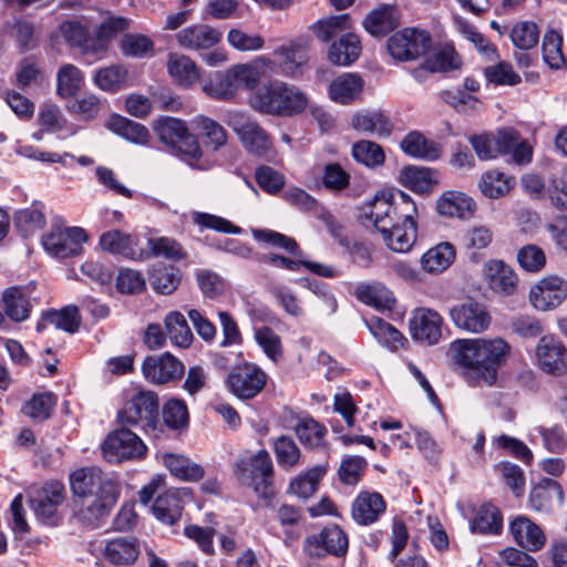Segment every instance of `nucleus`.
Here are the masks:
<instances>
[{
    "mask_svg": "<svg viewBox=\"0 0 567 567\" xmlns=\"http://www.w3.org/2000/svg\"><path fill=\"white\" fill-rule=\"evenodd\" d=\"M85 240L86 234L80 227L58 228L43 236L42 245L50 255L68 258L79 255Z\"/></svg>",
    "mask_w": 567,
    "mask_h": 567,
    "instance_id": "14",
    "label": "nucleus"
},
{
    "mask_svg": "<svg viewBox=\"0 0 567 567\" xmlns=\"http://www.w3.org/2000/svg\"><path fill=\"white\" fill-rule=\"evenodd\" d=\"M348 535L336 524L308 535L302 545L303 551L311 558H323L328 555L343 557L348 553Z\"/></svg>",
    "mask_w": 567,
    "mask_h": 567,
    "instance_id": "8",
    "label": "nucleus"
},
{
    "mask_svg": "<svg viewBox=\"0 0 567 567\" xmlns=\"http://www.w3.org/2000/svg\"><path fill=\"white\" fill-rule=\"evenodd\" d=\"M103 553L113 565H131L137 559L140 547L134 538L117 537L105 544Z\"/></svg>",
    "mask_w": 567,
    "mask_h": 567,
    "instance_id": "36",
    "label": "nucleus"
},
{
    "mask_svg": "<svg viewBox=\"0 0 567 567\" xmlns=\"http://www.w3.org/2000/svg\"><path fill=\"white\" fill-rule=\"evenodd\" d=\"M100 246L110 254L121 255L128 259L136 260L143 257V250L138 247L137 237L118 229L102 234Z\"/></svg>",
    "mask_w": 567,
    "mask_h": 567,
    "instance_id": "24",
    "label": "nucleus"
},
{
    "mask_svg": "<svg viewBox=\"0 0 567 567\" xmlns=\"http://www.w3.org/2000/svg\"><path fill=\"white\" fill-rule=\"evenodd\" d=\"M352 27L351 18L348 13L331 16L317 21L312 25V31L318 40L328 42Z\"/></svg>",
    "mask_w": 567,
    "mask_h": 567,
    "instance_id": "48",
    "label": "nucleus"
},
{
    "mask_svg": "<svg viewBox=\"0 0 567 567\" xmlns=\"http://www.w3.org/2000/svg\"><path fill=\"white\" fill-rule=\"evenodd\" d=\"M326 466L317 465L295 476L289 483L288 492L303 499L311 497L317 492L319 483L326 475Z\"/></svg>",
    "mask_w": 567,
    "mask_h": 567,
    "instance_id": "42",
    "label": "nucleus"
},
{
    "mask_svg": "<svg viewBox=\"0 0 567 567\" xmlns=\"http://www.w3.org/2000/svg\"><path fill=\"white\" fill-rule=\"evenodd\" d=\"M478 187L484 196L499 198L512 189L513 179L504 173L493 169L482 175Z\"/></svg>",
    "mask_w": 567,
    "mask_h": 567,
    "instance_id": "52",
    "label": "nucleus"
},
{
    "mask_svg": "<svg viewBox=\"0 0 567 567\" xmlns=\"http://www.w3.org/2000/svg\"><path fill=\"white\" fill-rule=\"evenodd\" d=\"M271 445L280 468L290 471L299 464L301 451L292 437L280 435L272 441Z\"/></svg>",
    "mask_w": 567,
    "mask_h": 567,
    "instance_id": "45",
    "label": "nucleus"
},
{
    "mask_svg": "<svg viewBox=\"0 0 567 567\" xmlns=\"http://www.w3.org/2000/svg\"><path fill=\"white\" fill-rule=\"evenodd\" d=\"M164 323L166 334L174 346L188 348L192 344L194 336L183 313L171 311L166 315Z\"/></svg>",
    "mask_w": 567,
    "mask_h": 567,
    "instance_id": "44",
    "label": "nucleus"
},
{
    "mask_svg": "<svg viewBox=\"0 0 567 567\" xmlns=\"http://www.w3.org/2000/svg\"><path fill=\"white\" fill-rule=\"evenodd\" d=\"M182 492L177 489H168L158 494L153 504V513L155 517L164 524L173 525L182 516Z\"/></svg>",
    "mask_w": 567,
    "mask_h": 567,
    "instance_id": "34",
    "label": "nucleus"
},
{
    "mask_svg": "<svg viewBox=\"0 0 567 567\" xmlns=\"http://www.w3.org/2000/svg\"><path fill=\"white\" fill-rule=\"evenodd\" d=\"M365 324L372 336L388 348L398 349L405 340L395 327L379 317H371L365 320Z\"/></svg>",
    "mask_w": 567,
    "mask_h": 567,
    "instance_id": "50",
    "label": "nucleus"
},
{
    "mask_svg": "<svg viewBox=\"0 0 567 567\" xmlns=\"http://www.w3.org/2000/svg\"><path fill=\"white\" fill-rule=\"evenodd\" d=\"M123 426H133L144 433H154L159 424V399L151 390H137L127 395L117 412Z\"/></svg>",
    "mask_w": 567,
    "mask_h": 567,
    "instance_id": "5",
    "label": "nucleus"
},
{
    "mask_svg": "<svg viewBox=\"0 0 567 567\" xmlns=\"http://www.w3.org/2000/svg\"><path fill=\"white\" fill-rule=\"evenodd\" d=\"M254 338L264 353L274 362L284 357L281 338L270 327L261 326L254 329Z\"/></svg>",
    "mask_w": 567,
    "mask_h": 567,
    "instance_id": "54",
    "label": "nucleus"
},
{
    "mask_svg": "<svg viewBox=\"0 0 567 567\" xmlns=\"http://www.w3.org/2000/svg\"><path fill=\"white\" fill-rule=\"evenodd\" d=\"M400 24L395 7L381 6L372 10L363 20V27L373 37L384 35Z\"/></svg>",
    "mask_w": 567,
    "mask_h": 567,
    "instance_id": "30",
    "label": "nucleus"
},
{
    "mask_svg": "<svg viewBox=\"0 0 567 567\" xmlns=\"http://www.w3.org/2000/svg\"><path fill=\"white\" fill-rule=\"evenodd\" d=\"M226 123L237 134L243 146L258 156L266 155L272 148V140L258 122L243 112H229Z\"/></svg>",
    "mask_w": 567,
    "mask_h": 567,
    "instance_id": "7",
    "label": "nucleus"
},
{
    "mask_svg": "<svg viewBox=\"0 0 567 567\" xmlns=\"http://www.w3.org/2000/svg\"><path fill=\"white\" fill-rule=\"evenodd\" d=\"M64 501V486L52 482L43 486L30 497V506L34 514L44 523L56 524L58 507Z\"/></svg>",
    "mask_w": 567,
    "mask_h": 567,
    "instance_id": "19",
    "label": "nucleus"
},
{
    "mask_svg": "<svg viewBox=\"0 0 567 567\" xmlns=\"http://www.w3.org/2000/svg\"><path fill=\"white\" fill-rule=\"evenodd\" d=\"M3 311L13 321L21 322L29 318L31 303L25 290L10 287L2 295Z\"/></svg>",
    "mask_w": 567,
    "mask_h": 567,
    "instance_id": "39",
    "label": "nucleus"
},
{
    "mask_svg": "<svg viewBox=\"0 0 567 567\" xmlns=\"http://www.w3.org/2000/svg\"><path fill=\"white\" fill-rule=\"evenodd\" d=\"M449 316L457 329L470 333L486 331L492 320L486 307L472 299L451 307Z\"/></svg>",
    "mask_w": 567,
    "mask_h": 567,
    "instance_id": "13",
    "label": "nucleus"
},
{
    "mask_svg": "<svg viewBox=\"0 0 567 567\" xmlns=\"http://www.w3.org/2000/svg\"><path fill=\"white\" fill-rule=\"evenodd\" d=\"M354 295L361 302L377 309L391 310L396 302L393 293L381 282L360 284Z\"/></svg>",
    "mask_w": 567,
    "mask_h": 567,
    "instance_id": "37",
    "label": "nucleus"
},
{
    "mask_svg": "<svg viewBox=\"0 0 567 567\" xmlns=\"http://www.w3.org/2000/svg\"><path fill=\"white\" fill-rule=\"evenodd\" d=\"M516 260L524 271L537 274L545 268L547 258L543 248L535 244H527L517 250Z\"/></svg>",
    "mask_w": 567,
    "mask_h": 567,
    "instance_id": "55",
    "label": "nucleus"
},
{
    "mask_svg": "<svg viewBox=\"0 0 567 567\" xmlns=\"http://www.w3.org/2000/svg\"><path fill=\"white\" fill-rule=\"evenodd\" d=\"M308 96L295 85L281 81L260 86L249 97V105L257 112L275 116H292L308 106Z\"/></svg>",
    "mask_w": 567,
    "mask_h": 567,
    "instance_id": "4",
    "label": "nucleus"
},
{
    "mask_svg": "<svg viewBox=\"0 0 567 567\" xmlns=\"http://www.w3.org/2000/svg\"><path fill=\"white\" fill-rule=\"evenodd\" d=\"M484 277L487 286L501 296H512L518 287V276L515 270L501 259H491L484 265Z\"/></svg>",
    "mask_w": 567,
    "mask_h": 567,
    "instance_id": "20",
    "label": "nucleus"
},
{
    "mask_svg": "<svg viewBox=\"0 0 567 567\" xmlns=\"http://www.w3.org/2000/svg\"><path fill=\"white\" fill-rule=\"evenodd\" d=\"M280 56V69L285 75H295L306 64L307 55L299 44L282 45L275 51Z\"/></svg>",
    "mask_w": 567,
    "mask_h": 567,
    "instance_id": "58",
    "label": "nucleus"
},
{
    "mask_svg": "<svg viewBox=\"0 0 567 567\" xmlns=\"http://www.w3.org/2000/svg\"><path fill=\"white\" fill-rule=\"evenodd\" d=\"M501 142L504 145L503 154H512V158L516 164L524 165L532 161V146L526 140L522 138L519 133L515 130H501Z\"/></svg>",
    "mask_w": 567,
    "mask_h": 567,
    "instance_id": "43",
    "label": "nucleus"
},
{
    "mask_svg": "<svg viewBox=\"0 0 567 567\" xmlns=\"http://www.w3.org/2000/svg\"><path fill=\"white\" fill-rule=\"evenodd\" d=\"M71 489L79 497V517L94 524L109 515L117 498L115 483L97 467H84L70 476Z\"/></svg>",
    "mask_w": 567,
    "mask_h": 567,
    "instance_id": "1",
    "label": "nucleus"
},
{
    "mask_svg": "<svg viewBox=\"0 0 567 567\" xmlns=\"http://www.w3.org/2000/svg\"><path fill=\"white\" fill-rule=\"evenodd\" d=\"M167 71L174 82L185 89L193 86L199 80V70L196 63L184 54H169Z\"/></svg>",
    "mask_w": 567,
    "mask_h": 567,
    "instance_id": "31",
    "label": "nucleus"
},
{
    "mask_svg": "<svg viewBox=\"0 0 567 567\" xmlns=\"http://www.w3.org/2000/svg\"><path fill=\"white\" fill-rule=\"evenodd\" d=\"M146 380L155 384H164L178 380L184 373V364L169 352L147 357L142 365Z\"/></svg>",
    "mask_w": 567,
    "mask_h": 567,
    "instance_id": "18",
    "label": "nucleus"
},
{
    "mask_svg": "<svg viewBox=\"0 0 567 567\" xmlns=\"http://www.w3.org/2000/svg\"><path fill=\"white\" fill-rule=\"evenodd\" d=\"M394 207L384 195L374 198L362 208L360 219L369 228L373 227L382 236L386 247L395 252H408L416 240V224L404 225L392 217Z\"/></svg>",
    "mask_w": 567,
    "mask_h": 567,
    "instance_id": "3",
    "label": "nucleus"
},
{
    "mask_svg": "<svg viewBox=\"0 0 567 567\" xmlns=\"http://www.w3.org/2000/svg\"><path fill=\"white\" fill-rule=\"evenodd\" d=\"M444 320L434 309L416 308L410 319L412 338L429 346L436 344L442 338Z\"/></svg>",
    "mask_w": 567,
    "mask_h": 567,
    "instance_id": "17",
    "label": "nucleus"
},
{
    "mask_svg": "<svg viewBox=\"0 0 567 567\" xmlns=\"http://www.w3.org/2000/svg\"><path fill=\"white\" fill-rule=\"evenodd\" d=\"M203 92L218 101H229L236 95L230 71L216 72L204 84Z\"/></svg>",
    "mask_w": 567,
    "mask_h": 567,
    "instance_id": "51",
    "label": "nucleus"
},
{
    "mask_svg": "<svg viewBox=\"0 0 567 567\" xmlns=\"http://www.w3.org/2000/svg\"><path fill=\"white\" fill-rule=\"evenodd\" d=\"M81 320L75 306H69L61 310H50L42 315L37 323V331L42 332L49 324L54 328L74 333L79 330Z\"/></svg>",
    "mask_w": 567,
    "mask_h": 567,
    "instance_id": "35",
    "label": "nucleus"
},
{
    "mask_svg": "<svg viewBox=\"0 0 567 567\" xmlns=\"http://www.w3.org/2000/svg\"><path fill=\"white\" fill-rule=\"evenodd\" d=\"M363 79L355 73H343L336 78L329 86V96L340 104H349L358 100L363 90Z\"/></svg>",
    "mask_w": 567,
    "mask_h": 567,
    "instance_id": "28",
    "label": "nucleus"
},
{
    "mask_svg": "<svg viewBox=\"0 0 567 567\" xmlns=\"http://www.w3.org/2000/svg\"><path fill=\"white\" fill-rule=\"evenodd\" d=\"M475 209L474 199L463 192L446 190L436 199V212L443 217L468 219Z\"/></svg>",
    "mask_w": 567,
    "mask_h": 567,
    "instance_id": "23",
    "label": "nucleus"
},
{
    "mask_svg": "<svg viewBox=\"0 0 567 567\" xmlns=\"http://www.w3.org/2000/svg\"><path fill=\"white\" fill-rule=\"evenodd\" d=\"M104 458L110 463L142 458L147 447L144 442L126 426L109 434L102 444Z\"/></svg>",
    "mask_w": 567,
    "mask_h": 567,
    "instance_id": "9",
    "label": "nucleus"
},
{
    "mask_svg": "<svg viewBox=\"0 0 567 567\" xmlns=\"http://www.w3.org/2000/svg\"><path fill=\"white\" fill-rule=\"evenodd\" d=\"M361 50L358 35L347 32L330 45L328 59L337 65H350L359 59Z\"/></svg>",
    "mask_w": 567,
    "mask_h": 567,
    "instance_id": "33",
    "label": "nucleus"
},
{
    "mask_svg": "<svg viewBox=\"0 0 567 567\" xmlns=\"http://www.w3.org/2000/svg\"><path fill=\"white\" fill-rule=\"evenodd\" d=\"M66 109L72 115L83 121H91L100 113L102 103L96 95L84 94L70 102Z\"/></svg>",
    "mask_w": 567,
    "mask_h": 567,
    "instance_id": "64",
    "label": "nucleus"
},
{
    "mask_svg": "<svg viewBox=\"0 0 567 567\" xmlns=\"http://www.w3.org/2000/svg\"><path fill=\"white\" fill-rule=\"evenodd\" d=\"M130 25V21L123 17L111 16L104 19L93 35V42L91 50L95 60H100L104 56L109 49L110 42L120 32L126 30Z\"/></svg>",
    "mask_w": 567,
    "mask_h": 567,
    "instance_id": "27",
    "label": "nucleus"
},
{
    "mask_svg": "<svg viewBox=\"0 0 567 567\" xmlns=\"http://www.w3.org/2000/svg\"><path fill=\"white\" fill-rule=\"evenodd\" d=\"M534 431L542 437L543 446L548 452L560 454L567 450V434L561 425H539Z\"/></svg>",
    "mask_w": 567,
    "mask_h": 567,
    "instance_id": "61",
    "label": "nucleus"
},
{
    "mask_svg": "<svg viewBox=\"0 0 567 567\" xmlns=\"http://www.w3.org/2000/svg\"><path fill=\"white\" fill-rule=\"evenodd\" d=\"M470 143L482 161L495 158L504 152V145L501 142V130L496 135L486 133L471 136Z\"/></svg>",
    "mask_w": 567,
    "mask_h": 567,
    "instance_id": "57",
    "label": "nucleus"
},
{
    "mask_svg": "<svg viewBox=\"0 0 567 567\" xmlns=\"http://www.w3.org/2000/svg\"><path fill=\"white\" fill-rule=\"evenodd\" d=\"M509 351V344L502 338H477L453 341L447 354L455 364L473 370L486 384L492 385Z\"/></svg>",
    "mask_w": 567,
    "mask_h": 567,
    "instance_id": "2",
    "label": "nucleus"
},
{
    "mask_svg": "<svg viewBox=\"0 0 567 567\" xmlns=\"http://www.w3.org/2000/svg\"><path fill=\"white\" fill-rule=\"evenodd\" d=\"M56 92L61 97L75 95L83 83V73L73 64L62 65L56 74Z\"/></svg>",
    "mask_w": 567,
    "mask_h": 567,
    "instance_id": "53",
    "label": "nucleus"
},
{
    "mask_svg": "<svg viewBox=\"0 0 567 567\" xmlns=\"http://www.w3.org/2000/svg\"><path fill=\"white\" fill-rule=\"evenodd\" d=\"M539 368L553 375H561L567 371V349L559 338L543 336L536 347Z\"/></svg>",
    "mask_w": 567,
    "mask_h": 567,
    "instance_id": "16",
    "label": "nucleus"
},
{
    "mask_svg": "<svg viewBox=\"0 0 567 567\" xmlns=\"http://www.w3.org/2000/svg\"><path fill=\"white\" fill-rule=\"evenodd\" d=\"M563 38L555 30H547L543 38V59L550 69L559 70L566 61L561 51Z\"/></svg>",
    "mask_w": 567,
    "mask_h": 567,
    "instance_id": "56",
    "label": "nucleus"
},
{
    "mask_svg": "<svg viewBox=\"0 0 567 567\" xmlns=\"http://www.w3.org/2000/svg\"><path fill=\"white\" fill-rule=\"evenodd\" d=\"M502 526L503 517L498 508L492 504H484L472 520L471 529L473 533L496 535Z\"/></svg>",
    "mask_w": 567,
    "mask_h": 567,
    "instance_id": "47",
    "label": "nucleus"
},
{
    "mask_svg": "<svg viewBox=\"0 0 567 567\" xmlns=\"http://www.w3.org/2000/svg\"><path fill=\"white\" fill-rule=\"evenodd\" d=\"M158 140L179 154L190 166L202 157V148L195 135L189 133L185 121L171 116H161L153 123Z\"/></svg>",
    "mask_w": 567,
    "mask_h": 567,
    "instance_id": "6",
    "label": "nucleus"
},
{
    "mask_svg": "<svg viewBox=\"0 0 567 567\" xmlns=\"http://www.w3.org/2000/svg\"><path fill=\"white\" fill-rule=\"evenodd\" d=\"M352 155L355 161L368 167H375L383 164L385 155L381 146L372 141H359L352 147Z\"/></svg>",
    "mask_w": 567,
    "mask_h": 567,
    "instance_id": "63",
    "label": "nucleus"
},
{
    "mask_svg": "<svg viewBox=\"0 0 567 567\" xmlns=\"http://www.w3.org/2000/svg\"><path fill=\"white\" fill-rule=\"evenodd\" d=\"M162 460L171 474L182 481H197L204 476V468L184 455L165 453Z\"/></svg>",
    "mask_w": 567,
    "mask_h": 567,
    "instance_id": "41",
    "label": "nucleus"
},
{
    "mask_svg": "<svg viewBox=\"0 0 567 567\" xmlns=\"http://www.w3.org/2000/svg\"><path fill=\"white\" fill-rule=\"evenodd\" d=\"M401 148L405 154L416 158L433 161L440 156V151L435 144L417 132L409 133L402 140Z\"/></svg>",
    "mask_w": 567,
    "mask_h": 567,
    "instance_id": "49",
    "label": "nucleus"
},
{
    "mask_svg": "<svg viewBox=\"0 0 567 567\" xmlns=\"http://www.w3.org/2000/svg\"><path fill=\"white\" fill-rule=\"evenodd\" d=\"M509 530L516 544L525 550L537 551L546 543V536L540 526L525 516L516 517L511 523Z\"/></svg>",
    "mask_w": 567,
    "mask_h": 567,
    "instance_id": "25",
    "label": "nucleus"
},
{
    "mask_svg": "<svg viewBox=\"0 0 567 567\" xmlns=\"http://www.w3.org/2000/svg\"><path fill=\"white\" fill-rule=\"evenodd\" d=\"M249 482L255 494L265 501V505L269 506L275 498L276 491L274 487V464L270 454L266 450L258 451L248 462Z\"/></svg>",
    "mask_w": 567,
    "mask_h": 567,
    "instance_id": "11",
    "label": "nucleus"
},
{
    "mask_svg": "<svg viewBox=\"0 0 567 567\" xmlns=\"http://www.w3.org/2000/svg\"><path fill=\"white\" fill-rule=\"evenodd\" d=\"M14 224L22 236L28 237L44 227L45 216L42 209L32 206L17 212Z\"/></svg>",
    "mask_w": 567,
    "mask_h": 567,
    "instance_id": "59",
    "label": "nucleus"
},
{
    "mask_svg": "<svg viewBox=\"0 0 567 567\" xmlns=\"http://www.w3.org/2000/svg\"><path fill=\"white\" fill-rule=\"evenodd\" d=\"M454 259V246L450 243H441L423 254L421 266L429 274H441L453 264Z\"/></svg>",
    "mask_w": 567,
    "mask_h": 567,
    "instance_id": "40",
    "label": "nucleus"
},
{
    "mask_svg": "<svg viewBox=\"0 0 567 567\" xmlns=\"http://www.w3.org/2000/svg\"><path fill=\"white\" fill-rule=\"evenodd\" d=\"M106 127L126 141L140 145L147 144L151 137L145 125L116 114L110 117Z\"/></svg>",
    "mask_w": 567,
    "mask_h": 567,
    "instance_id": "38",
    "label": "nucleus"
},
{
    "mask_svg": "<svg viewBox=\"0 0 567 567\" xmlns=\"http://www.w3.org/2000/svg\"><path fill=\"white\" fill-rule=\"evenodd\" d=\"M257 185L269 195H277L285 186L286 177L271 166L260 165L255 171Z\"/></svg>",
    "mask_w": 567,
    "mask_h": 567,
    "instance_id": "62",
    "label": "nucleus"
},
{
    "mask_svg": "<svg viewBox=\"0 0 567 567\" xmlns=\"http://www.w3.org/2000/svg\"><path fill=\"white\" fill-rule=\"evenodd\" d=\"M56 37H61L69 45L78 48L84 55H92L91 50L93 35H90L89 29L79 20H65L59 24Z\"/></svg>",
    "mask_w": 567,
    "mask_h": 567,
    "instance_id": "29",
    "label": "nucleus"
},
{
    "mask_svg": "<svg viewBox=\"0 0 567 567\" xmlns=\"http://www.w3.org/2000/svg\"><path fill=\"white\" fill-rule=\"evenodd\" d=\"M147 246L154 257H163L173 261H179L187 256L182 245L174 238H148Z\"/></svg>",
    "mask_w": 567,
    "mask_h": 567,
    "instance_id": "60",
    "label": "nucleus"
},
{
    "mask_svg": "<svg viewBox=\"0 0 567 567\" xmlns=\"http://www.w3.org/2000/svg\"><path fill=\"white\" fill-rule=\"evenodd\" d=\"M351 125L354 130L386 137L392 132V123L381 111H362L352 116Z\"/></svg>",
    "mask_w": 567,
    "mask_h": 567,
    "instance_id": "32",
    "label": "nucleus"
},
{
    "mask_svg": "<svg viewBox=\"0 0 567 567\" xmlns=\"http://www.w3.org/2000/svg\"><path fill=\"white\" fill-rule=\"evenodd\" d=\"M267 374L258 367L245 364L237 368L227 378L233 394L243 400L255 398L265 388Z\"/></svg>",
    "mask_w": 567,
    "mask_h": 567,
    "instance_id": "15",
    "label": "nucleus"
},
{
    "mask_svg": "<svg viewBox=\"0 0 567 567\" xmlns=\"http://www.w3.org/2000/svg\"><path fill=\"white\" fill-rule=\"evenodd\" d=\"M431 44L429 32L417 28H405L388 39L389 53L399 61L417 59L430 50Z\"/></svg>",
    "mask_w": 567,
    "mask_h": 567,
    "instance_id": "10",
    "label": "nucleus"
},
{
    "mask_svg": "<svg viewBox=\"0 0 567 567\" xmlns=\"http://www.w3.org/2000/svg\"><path fill=\"white\" fill-rule=\"evenodd\" d=\"M385 508L386 503L381 494L363 491L354 498L351 515L355 523L368 526L377 522Z\"/></svg>",
    "mask_w": 567,
    "mask_h": 567,
    "instance_id": "22",
    "label": "nucleus"
},
{
    "mask_svg": "<svg viewBox=\"0 0 567 567\" xmlns=\"http://www.w3.org/2000/svg\"><path fill=\"white\" fill-rule=\"evenodd\" d=\"M293 430L300 443L309 449L322 446L328 433L326 426L312 417L300 419Z\"/></svg>",
    "mask_w": 567,
    "mask_h": 567,
    "instance_id": "46",
    "label": "nucleus"
},
{
    "mask_svg": "<svg viewBox=\"0 0 567 567\" xmlns=\"http://www.w3.org/2000/svg\"><path fill=\"white\" fill-rule=\"evenodd\" d=\"M401 185L417 194H430L439 184V174L429 167L406 166L400 172Z\"/></svg>",
    "mask_w": 567,
    "mask_h": 567,
    "instance_id": "26",
    "label": "nucleus"
},
{
    "mask_svg": "<svg viewBox=\"0 0 567 567\" xmlns=\"http://www.w3.org/2000/svg\"><path fill=\"white\" fill-rule=\"evenodd\" d=\"M567 298V281L558 276H546L529 289L528 299L538 311H551Z\"/></svg>",
    "mask_w": 567,
    "mask_h": 567,
    "instance_id": "12",
    "label": "nucleus"
},
{
    "mask_svg": "<svg viewBox=\"0 0 567 567\" xmlns=\"http://www.w3.org/2000/svg\"><path fill=\"white\" fill-rule=\"evenodd\" d=\"M221 40V32L208 24H193L176 33L177 43L186 50H207Z\"/></svg>",
    "mask_w": 567,
    "mask_h": 567,
    "instance_id": "21",
    "label": "nucleus"
}]
</instances>
